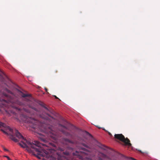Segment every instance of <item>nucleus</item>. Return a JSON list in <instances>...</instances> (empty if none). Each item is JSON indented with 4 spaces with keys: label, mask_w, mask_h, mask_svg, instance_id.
Masks as SVG:
<instances>
[{
    "label": "nucleus",
    "mask_w": 160,
    "mask_h": 160,
    "mask_svg": "<svg viewBox=\"0 0 160 160\" xmlns=\"http://www.w3.org/2000/svg\"><path fill=\"white\" fill-rule=\"evenodd\" d=\"M31 108H33L35 111L37 112L38 111V110L36 108H32L31 107Z\"/></svg>",
    "instance_id": "nucleus-17"
},
{
    "label": "nucleus",
    "mask_w": 160,
    "mask_h": 160,
    "mask_svg": "<svg viewBox=\"0 0 160 160\" xmlns=\"http://www.w3.org/2000/svg\"><path fill=\"white\" fill-rule=\"evenodd\" d=\"M5 101V102H6V100L3 99H1L0 98V101Z\"/></svg>",
    "instance_id": "nucleus-19"
},
{
    "label": "nucleus",
    "mask_w": 160,
    "mask_h": 160,
    "mask_svg": "<svg viewBox=\"0 0 160 160\" xmlns=\"http://www.w3.org/2000/svg\"><path fill=\"white\" fill-rule=\"evenodd\" d=\"M6 158H7V159L8 160H9L10 158H9V157H8V156H7V157H6Z\"/></svg>",
    "instance_id": "nucleus-21"
},
{
    "label": "nucleus",
    "mask_w": 160,
    "mask_h": 160,
    "mask_svg": "<svg viewBox=\"0 0 160 160\" xmlns=\"http://www.w3.org/2000/svg\"><path fill=\"white\" fill-rule=\"evenodd\" d=\"M64 141L66 143H73V142L70 140L67 139H64Z\"/></svg>",
    "instance_id": "nucleus-9"
},
{
    "label": "nucleus",
    "mask_w": 160,
    "mask_h": 160,
    "mask_svg": "<svg viewBox=\"0 0 160 160\" xmlns=\"http://www.w3.org/2000/svg\"><path fill=\"white\" fill-rule=\"evenodd\" d=\"M54 97L56 98H58L56 96L54 95Z\"/></svg>",
    "instance_id": "nucleus-25"
},
{
    "label": "nucleus",
    "mask_w": 160,
    "mask_h": 160,
    "mask_svg": "<svg viewBox=\"0 0 160 160\" xmlns=\"http://www.w3.org/2000/svg\"><path fill=\"white\" fill-rule=\"evenodd\" d=\"M0 128H4V129H1V130L6 134L8 135L7 132L8 131L11 132L12 133L9 134V135H10L11 139L15 142H17L18 141V139L14 137L12 135V132H13V130L9 126L6 125L5 123L0 122Z\"/></svg>",
    "instance_id": "nucleus-4"
},
{
    "label": "nucleus",
    "mask_w": 160,
    "mask_h": 160,
    "mask_svg": "<svg viewBox=\"0 0 160 160\" xmlns=\"http://www.w3.org/2000/svg\"><path fill=\"white\" fill-rule=\"evenodd\" d=\"M59 126L60 127H61L62 128L64 129H65V130L67 129V128L66 127H65L63 125H62L61 124H60Z\"/></svg>",
    "instance_id": "nucleus-14"
},
{
    "label": "nucleus",
    "mask_w": 160,
    "mask_h": 160,
    "mask_svg": "<svg viewBox=\"0 0 160 160\" xmlns=\"http://www.w3.org/2000/svg\"><path fill=\"white\" fill-rule=\"evenodd\" d=\"M40 117H41L42 118H44V119H46V118L42 116V115H40Z\"/></svg>",
    "instance_id": "nucleus-18"
},
{
    "label": "nucleus",
    "mask_w": 160,
    "mask_h": 160,
    "mask_svg": "<svg viewBox=\"0 0 160 160\" xmlns=\"http://www.w3.org/2000/svg\"><path fill=\"white\" fill-rule=\"evenodd\" d=\"M66 136H70L71 135L70 133L68 132H65L63 130L61 129L60 130Z\"/></svg>",
    "instance_id": "nucleus-10"
},
{
    "label": "nucleus",
    "mask_w": 160,
    "mask_h": 160,
    "mask_svg": "<svg viewBox=\"0 0 160 160\" xmlns=\"http://www.w3.org/2000/svg\"><path fill=\"white\" fill-rule=\"evenodd\" d=\"M129 158L130 159H131L132 160H136V159H134V158Z\"/></svg>",
    "instance_id": "nucleus-20"
},
{
    "label": "nucleus",
    "mask_w": 160,
    "mask_h": 160,
    "mask_svg": "<svg viewBox=\"0 0 160 160\" xmlns=\"http://www.w3.org/2000/svg\"><path fill=\"white\" fill-rule=\"evenodd\" d=\"M20 118L23 122L26 123H32L37 127H33V128H38L42 133H38L40 136L39 137L40 139L44 142H47L46 136L50 137L52 140L56 141L58 139V136L57 132L53 131L48 125L45 123H42L38 121L33 118H29L27 116L22 114L20 115Z\"/></svg>",
    "instance_id": "nucleus-2"
},
{
    "label": "nucleus",
    "mask_w": 160,
    "mask_h": 160,
    "mask_svg": "<svg viewBox=\"0 0 160 160\" xmlns=\"http://www.w3.org/2000/svg\"><path fill=\"white\" fill-rule=\"evenodd\" d=\"M91 136V135L86 131L82 132H81V137H78V143L79 144L82 145L88 149H90L91 148V146L88 145L87 142L88 137Z\"/></svg>",
    "instance_id": "nucleus-3"
},
{
    "label": "nucleus",
    "mask_w": 160,
    "mask_h": 160,
    "mask_svg": "<svg viewBox=\"0 0 160 160\" xmlns=\"http://www.w3.org/2000/svg\"><path fill=\"white\" fill-rule=\"evenodd\" d=\"M7 156L4 155L3 156V157H4L6 158L7 157Z\"/></svg>",
    "instance_id": "nucleus-27"
},
{
    "label": "nucleus",
    "mask_w": 160,
    "mask_h": 160,
    "mask_svg": "<svg viewBox=\"0 0 160 160\" xmlns=\"http://www.w3.org/2000/svg\"><path fill=\"white\" fill-rule=\"evenodd\" d=\"M5 91L7 92H8V93H10V94H12L13 93H12V92L11 91H10V90H8V89H6L5 90Z\"/></svg>",
    "instance_id": "nucleus-13"
},
{
    "label": "nucleus",
    "mask_w": 160,
    "mask_h": 160,
    "mask_svg": "<svg viewBox=\"0 0 160 160\" xmlns=\"http://www.w3.org/2000/svg\"><path fill=\"white\" fill-rule=\"evenodd\" d=\"M108 134H109L110 135H111V133L110 132H108Z\"/></svg>",
    "instance_id": "nucleus-26"
},
{
    "label": "nucleus",
    "mask_w": 160,
    "mask_h": 160,
    "mask_svg": "<svg viewBox=\"0 0 160 160\" xmlns=\"http://www.w3.org/2000/svg\"><path fill=\"white\" fill-rule=\"evenodd\" d=\"M99 156L101 157H99L98 160H112V159L103 153H100Z\"/></svg>",
    "instance_id": "nucleus-7"
},
{
    "label": "nucleus",
    "mask_w": 160,
    "mask_h": 160,
    "mask_svg": "<svg viewBox=\"0 0 160 160\" xmlns=\"http://www.w3.org/2000/svg\"><path fill=\"white\" fill-rule=\"evenodd\" d=\"M7 103L11 106V107L13 108L16 110H20V109L18 107V105H21V103L18 101H16L15 102H13L12 100L8 101Z\"/></svg>",
    "instance_id": "nucleus-6"
},
{
    "label": "nucleus",
    "mask_w": 160,
    "mask_h": 160,
    "mask_svg": "<svg viewBox=\"0 0 160 160\" xmlns=\"http://www.w3.org/2000/svg\"><path fill=\"white\" fill-rule=\"evenodd\" d=\"M2 96H3V97H4V98L5 97H8V95L5 93H3L2 94Z\"/></svg>",
    "instance_id": "nucleus-15"
},
{
    "label": "nucleus",
    "mask_w": 160,
    "mask_h": 160,
    "mask_svg": "<svg viewBox=\"0 0 160 160\" xmlns=\"http://www.w3.org/2000/svg\"><path fill=\"white\" fill-rule=\"evenodd\" d=\"M15 133L16 136L21 140L19 145L22 148H26L29 152L32 153L39 159L42 157L49 158V160H56L53 157L49 155L50 150L47 148L46 145L41 144L37 141L32 143L24 138L17 130H15Z\"/></svg>",
    "instance_id": "nucleus-1"
},
{
    "label": "nucleus",
    "mask_w": 160,
    "mask_h": 160,
    "mask_svg": "<svg viewBox=\"0 0 160 160\" xmlns=\"http://www.w3.org/2000/svg\"><path fill=\"white\" fill-rule=\"evenodd\" d=\"M3 148L5 151H8V149H6V148H5V147H3Z\"/></svg>",
    "instance_id": "nucleus-16"
},
{
    "label": "nucleus",
    "mask_w": 160,
    "mask_h": 160,
    "mask_svg": "<svg viewBox=\"0 0 160 160\" xmlns=\"http://www.w3.org/2000/svg\"><path fill=\"white\" fill-rule=\"evenodd\" d=\"M10 112H11V113H13V114L14 113V112H13L12 110V111H10Z\"/></svg>",
    "instance_id": "nucleus-24"
},
{
    "label": "nucleus",
    "mask_w": 160,
    "mask_h": 160,
    "mask_svg": "<svg viewBox=\"0 0 160 160\" xmlns=\"http://www.w3.org/2000/svg\"><path fill=\"white\" fill-rule=\"evenodd\" d=\"M99 147L100 148L104 150H105L106 148V147L105 146L102 144L100 145Z\"/></svg>",
    "instance_id": "nucleus-11"
},
{
    "label": "nucleus",
    "mask_w": 160,
    "mask_h": 160,
    "mask_svg": "<svg viewBox=\"0 0 160 160\" xmlns=\"http://www.w3.org/2000/svg\"><path fill=\"white\" fill-rule=\"evenodd\" d=\"M115 138L123 142L125 145L130 147L131 146V144L130 143V141L128 138H125L124 137L122 134H115L114 135Z\"/></svg>",
    "instance_id": "nucleus-5"
},
{
    "label": "nucleus",
    "mask_w": 160,
    "mask_h": 160,
    "mask_svg": "<svg viewBox=\"0 0 160 160\" xmlns=\"http://www.w3.org/2000/svg\"><path fill=\"white\" fill-rule=\"evenodd\" d=\"M44 89L47 92L48 89H47V88H45Z\"/></svg>",
    "instance_id": "nucleus-22"
},
{
    "label": "nucleus",
    "mask_w": 160,
    "mask_h": 160,
    "mask_svg": "<svg viewBox=\"0 0 160 160\" xmlns=\"http://www.w3.org/2000/svg\"><path fill=\"white\" fill-rule=\"evenodd\" d=\"M23 110H24V111H25L26 112H28V111H27L26 109H24Z\"/></svg>",
    "instance_id": "nucleus-23"
},
{
    "label": "nucleus",
    "mask_w": 160,
    "mask_h": 160,
    "mask_svg": "<svg viewBox=\"0 0 160 160\" xmlns=\"http://www.w3.org/2000/svg\"><path fill=\"white\" fill-rule=\"evenodd\" d=\"M18 93L20 95L22 96V97L23 98L30 96V94H24L21 91H20L19 90H18Z\"/></svg>",
    "instance_id": "nucleus-8"
},
{
    "label": "nucleus",
    "mask_w": 160,
    "mask_h": 160,
    "mask_svg": "<svg viewBox=\"0 0 160 160\" xmlns=\"http://www.w3.org/2000/svg\"><path fill=\"white\" fill-rule=\"evenodd\" d=\"M39 104L41 106L47 110L48 111V108L44 105V104L43 103L41 102L40 103H39Z\"/></svg>",
    "instance_id": "nucleus-12"
}]
</instances>
